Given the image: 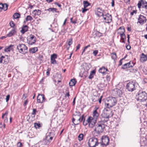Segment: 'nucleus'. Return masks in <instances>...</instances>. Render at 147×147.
Instances as JSON below:
<instances>
[{"mask_svg":"<svg viewBox=\"0 0 147 147\" xmlns=\"http://www.w3.org/2000/svg\"><path fill=\"white\" fill-rule=\"evenodd\" d=\"M104 123L103 121H99L96 124L93 131L94 134L96 133L98 135L100 133L102 132L104 128Z\"/></svg>","mask_w":147,"mask_h":147,"instance_id":"1","label":"nucleus"},{"mask_svg":"<svg viewBox=\"0 0 147 147\" xmlns=\"http://www.w3.org/2000/svg\"><path fill=\"white\" fill-rule=\"evenodd\" d=\"M117 100L115 98L109 97L107 99L105 102V106L109 108L115 106L116 104Z\"/></svg>","mask_w":147,"mask_h":147,"instance_id":"2","label":"nucleus"},{"mask_svg":"<svg viewBox=\"0 0 147 147\" xmlns=\"http://www.w3.org/2000/svg\"><path fill=\"white\" fill-rule=\"evenodd\" d=\"M137 86V84L134 81H130L127 84V89L129 92H133L135 90Z\"/></svg>","mask_w":147,"mask_h":147,"instance_id":"3","label":"nucleus"},{"mask_svg":"<svg viewBox=\"0 0 147 147\" xmlns=\"http://www.w3.org/2000/svg\"><path fill=\"white\" fill-rule=\"evenodd\" d=\"M17 48L20 53L24 54L27 53V47L24 44H19L17 46Z\"/></svg>","mask_w":147,"mask_h":147,"instance_id":"4","label":"nucleus"},{"mask_svg":"<svg viewBox=\"0 0 147 147\" xmlns=\"http://www.w3.org/2000/svg\"><path fill=\"white\" fill-rule=\"evenodd\" d=\"M147 99V94L144 92L140 91L137 96V100L140 101H144Z\"/></svg>","mask_w":147,"mask_h":147,"instance_id":"5","label":"nucleus"},{"mask_svg":"<svg viewBox=\"0 0 147 147\" xmlns=\"http://www.w3.org/2000/svg\"><path fill=\"white\" fill-rule=\"evenodd\" d=\"M98 144V139L96 138L93 137L89 140L88 145L89 147H96Z\"/></svg>","mask_w":147,"mask_h":147,"instance_id":"6","label":"nucleus"},{"mask_svg":"<svg viewBox=\"0 0 147 147\" xmlns=\"http://www.w3.org/2000/svg\"><path fill=\"white\" fill-rule=\"evenodd\" d=\"M113 115V114L112 111L109 109H105L101 114V115L102 117L107 119L112 117Z\"/></svg>","mask_w":147,"mask_h":147,"instance_id":"7","label":"nucleus"},{"mask_svg":"<svg viewBox=\"0 0 147 147\" xmlns=\"http://www.w3.org/2000/svg\"><path fill=\"white\" fill-rule=\"evenodd\" d=\"M87 121L89 124V126L91 128H93L94 126L95 127L96 124V120L93 119V117H89L88 118Z\"/></svg>","mask_w":147,"mask_h":147,"instance_id":"8","label":"nucleus"},{"mask_svg":"<svg viewBox=\"0 0 147 147\" xmlns=\"http://www.w3.org/2000/svg\"><path fill=\"white\" fill-rule=\"evenodd\" d=\"M27 42L30 45L34 44L36 41V38L34 35L31 34L27 38Z\"/></svg>","mask_w":147,"mask_h":147,"instance_id":"9","label":"nucleus"},{"mask_svg":"<svg viewBox=\"0 0 147 147\" xmlns=\"http://www.w3.org/2000/svg\"><path fill=\"white\" fill-rule=\"evenodd\" d=\"M77 114L74 115L73 117L72 121L74 122L75 121H82L84 119V115H82L81 117L80 116L81 114L80 112L77 113Z\"/></svg>","mask_w":147,"mask_h":147,"instance_id":"10","label":"nucleus"},{"mask_svg":"<svg viewBox=\"0 0 147 147\" xmlns=\"http://www.w3.org/2000/svg\"><path fill=\"white\" fill-rule=\"evenodd\" d=\"M119 30H121V32H119V33L120 34V36L121 37V40H122V42L124 43L125 42L126 38V36L125 34L124 33L125 32V29L123 27H120L119 28Z\"/></svg>","mask_w":147,"mask_h":147,"instance_id":"11","label":"nucleus"},{"mask_svg":"<svg viewBox=\"0 0 147 147\" xmlns=\"http://www.w3.org/2000/svg\"><path fill=\"white\" fill-rule=\"evenodd\" d=\"M105 22L109 23L112 20V17L111 15L107 13V14L104 15L102 17Z\"/></svg>","mask_w":147,"mask_h":147,"instance_id":"12","label":"nucleus"},{"mask_svg":"<svg viewBox=\"0 0 147 147\" xmlns=\"http://www.w3.org/2000/svg\"><path fill=\"white\" fill-rule=\"evenodd\" d=\"M138 6L139 8L142 6V8L147 9V2L144 0H140L138 4Z\"/></svg>","mask_w":147,"mask_h":147,"instance_id":"13","label":"nucleus"},{"mask_svg":"<svg viewBox=\"0 0 147 147\" xmlns=\"http://www.w3.org/2000/svg\"><path fill=\"white\" fill-rule=\"evenodd\" d=\"M37 101L39 103H42L45 101L46 99L45 96L43 94H39L37 98Z\"/></svg>","mask_w":147,"mask_h":147,"instance_id":"14","label":"nucleus"},{"mask_svg":"<svg viewBox=\"0 0 147 147\" xmlns=\"http://www.w3.org/2000/svg\"><path fill=\"white\" fill-rule=\"evenodd\" d=\"M102 142L103 145L105 146L107 145L109 142V139L107 136H102Z\"/></svg>","mask_w":147,"mask_h":147,"instance_id":"15","label":"nucleus"},{"mask_svg":"<svg viewBox=\"0 0 147 147\" xmlns=\"http://www.w3.org/2000/svg\"><path fill=\"white\" fill-rule=\"evenodd\" d=\"M122 94L121 90L117 88L114 89L113 92V95L117 97L121 96Z\"/></svg>","mask_w":147,"mask_h":147,"instance_id":"16","label":"nucleus"},{"mask_svg":"<svg viewBox=\"0 0 147 147\" xmlns=\"http://www.w3.org/2000/svg\"><path fill=\"white\" fill-rule=\"evenodd\" d=\"M105 13L104 10L100 8H98L96 11V14L99 17L103 16Z\"/></svg>","mask_w":147,"mask_h":147,"instance_id":"17","label":"nucleus"},{"mask_svg":"<svg viewBox=\"0 0 147 147\" xmlns=\"http://www.w3.org/2000/svg\"><path fill=\"white\" fill-rule=\"evenodd\" d=\"M134 64L132 61H130L129 62L124 64L122 66V68L123 69H125L128 68L132 67Z\"/></svg>","mask_w":147,"mask_h":147,"instance_id":"18","label":"nucleus"},{"mask_svg":"<svg viewBox=\"0 0 147 147\" xmlns=\"http://www.w3.org/2000/svg\"><path fill=\"white\" fill-rule=\"evenodd\" d=\"M57 57V55L56 54L51 55V63L53 64L57 63L55 59Z\"/></svg>","mask_w":147,"mask_h":147,"instance_id":"19","label":"nucleus"},{"mask_svg":"<svg viewBox=\"0 0 147 147\" xmlns=\"http://www.w3.org/2000/svg\"><path fill=\"white\" fill-rule=\"evenodd\" d=\"M146 18L142 15L139 16L138 19V22L140 24H143L146 22Z\"/></svg>","mask_w":147,"mask_h":147,"instance_id":"20","label":"nucleus"},{"mask_svg":"<svg viewBox=\"0 0 147 147\" xmlns=\"http://www.w3.org/2000/svg\"><path fill=\"white\" fill-rule=\"evenodd\" d=\"M108 70L107 68H106L104 67H102L100 68L99 70V72L100 73H102L103 75H105L106 74H107V71H108Z\"/></svg>","mask_w":147,"mask_h":147,"instance_id":"21","label":"nucleus"},{"mask_svg":"<svg viewBox=\"0 0 147 147\" xmlns=\"http://www.w3.org/2000/svg\"><path fill=\"white\" fill-rule=\"evenodd\" d=\"M28 30V27L26 25L23 26L22 28V30H20V32L22 34H24L25 32H27Z\"/></svg>","mask_w":147,"mask_h":147,"instance_id":"22","label":"nucleus"},{"mask_svg":"<svg viewBox=\"0 0 147 147\" xmlns=\"http://www.w3.org/2000/svg\"><path fill=\"white\" fill-rule=\"evenodd\" d=\"M98 109V108H96L95 109L93 112V116L95 119H96L99 116V114L97 111V110Z\"/></svg>","mask_w":147,"mask_h":147,"instance_id":"23","label":"nucleus"},{"mask_svg":"<svg viewBox=\"0 0 147 147\" xmlns=\"http://www.w3.org/2000/svg\"><path fill=\"white\" fill-rule=\"evenodd\" d=\"M16 32V29L14 28H13L7 35V36L9 37H11Z\"/></svg>","mask_w":147,"mask_h":147,"instance_id":"24","label":"nucleus"},{"mask_svg":"<svg viewBox=\"0 0 147 147\" xmlns=\"http://www.w3.org/2000/svg\"><path fill=\"white\" fill-rule=\"evenodd\" d=\"M140 61L142 62H144L147 60V56L146 55H144L143 53H142L140 57Z\"/></svg>","mask_w":147,"mask_h":147,"instance_id":"25","label":"nucleus"},{"mask_svg":"<svg viewBox=\"0 0 147 147\" xmlns=\"http://www.w3.org/2000/svg\"><path fill=\"white\" fill-rule=\"evenodd\" d=\"M9 58L7 56H4V57L3 58V61L2 63L5 64H7L9 62Z\"/></svg>","mask_w":147,"mask_h":147,"instance_id":"26","label":"nucleus"},{"mask_svg":"<svg viewBox=\"0 0 147 147\" xmlns=\"http://www.w3.org/2000/svg\"><path fill=\"white\" fill-rule=\"evenodd\" d=\"M13 45H10L9 46L6 47L4 49V51L5 52H9L11 50H12L13 47Z\"/></svg>","mask_w":147,"mask_h":147,"instance_id":"27","label":"nucleus"},{"mask_svg":"<svg viewBox=\"0 0 147 147\" xmlns=\"http://www.w3.org/2000/svg\"><path fill=\"white\" fill-rule=\"evenodd\" d=\"M41 11L39 9L35 10L32 12V13L35 16H39L41 14Z\"/></svg>","mask_w":147,"mask_h":147,"instance_id":"28","label":"nucleus"},{"mask_svg":"<svg viewBox=\"0 0 147 147\" xmlns=\"http://www.w3.org/2000/svg\"><path fill=\"white\" fill-rule=\"evenodd\" d=\"M38 51V49L37 47H34L30 49V53H34Z\"/></svg>","mask_w":147,"mask_h":147,"instance_id":"29","label":"nucleus"},{"mask_svg":"<svg viewBox=\"0 0 147 147\" xmlns=\"http://www.w3.org/2000/svg\"><path fill=\"white\" fill-rule=\"evenodd\" d=\"M76 83V81L75 79H71L69 82L70 86H74Z\"/></svg>","mask_w":147,"mask_h":147,"instance_id":"30","label":"nucleus"},{"mask_svg":"<svg viewBox=\"0 0 147 147\" xmlns=\"http://www.w3.org/2000/svg\"><path fill=\"white\" fill-rule=\"evenodd\" d=\"M111 58L114 61L117 60V56L116 53H113L111 54Z\"/></svg>","mask_w":147,"mask_h":147,"instance_id":"31","label":"nucleus"},{"mask_svg":"<svg viewBox=\"0 0 147 147\" xmlns=\"http://www.w3.org/2000/svg\"><path fill=\"white\" fill-rule=\"evenodd\" d=\"M33 19L32 17L30 16H28L26 19V21H24V22L28 21H31Z\"/></svg>","mask_w":147,"mask_h":147,"instance_id":"32","label":"nucleus"},{"mask_svg":"<svg viewBox=\"0 0 147 147\" xmlns=\"http://www.w3.org/2000/svg\"><path fill=\"white\" fill-rule=\"evenodd\" d=\"M83 4L84 8H86L90 5V4L87 1H84Z\"/></svg>","mask_w":147,"mask_h":147,"instance_id":"33","label":"nucleus"},{"mask_svg":"<svg viewBox=\"0 0 147 147\" xmlns=\"http://www.w3.org/2000/svg\"><path fill=\"white\" fill-rule=\"evenodd\" d=\"M13 17L14 19H18L20 17V14L17 13H15L13 15Z\"/></svg>","mask_w":147,"mask_h":147,"instance_id":"34","label":"nucleus"},{"mask_svg":"<svg viewBox=\"0 0 147 147\" xmlns=\"http://www.w3.org/2000/svg\"><path fill=\"white\" fill-rule=\"evenodd\" d=\"M83 135L82 134H80L78 136V140L80 141L83 140Z\"/></svg>","mask_w":147,"mask_h":147,"instance_id":"35","label":"nucleus"},{"mask_svg":"<svg viewBox=\"0 0 147 147\" xmlns=\"http://www.w3.org/2000/svg\"><path fill=\"white\" fill-rule=\"evenodd\" d=\"M3 9H4V11H5L7 10V7L8 5L7 4L5 3L4 4H3Z\"/></svg>","mask_w":147,"mask_h":147,"instance_id":"36","label":"nucleus"},{"mask_svg":"<svg viewBox=\"0 0 147 147\" xmlns=\"http://www.w3.org/2000/svg\"><path fill=\"white\" fill-rule=\"evenodd\" d=\"M34 127L36 128H39L40 127V124L38 123H34Z\"/></svg>","mask_w":147,"mask_h":147,"instance_id":"37","label":"nucleus"},{"mask_svg":"<svg viewBox=\"0 0 147 147\" xmlns=\"http://www.w3.org/2000/svg\"><path fill=\"white\" fill-rule=\"evenodd\" d=\"M72 38H69L68 40V45L69 46H70L72 44Z\"/></svg>","mask_w":147,"mask_h":147,"instance_id":"38","label":"nucleus"},{"mask_svg":"<svg viewBox=\"0 0 147 147\" xmlns=\"http://www.w3.org/2000/svg\"><path fill=\"white\" fill-rule=\"evenodd\" d=\"M84 121L83 122V124L84 126L86 125L88 123V122L87 121V119L86 120V121H85V119L84 118Z\"/></svg>","mask_w":147,"mask_h":147,"instance_id":"39","label":"nucleus"},{"mask_svg":"<svg viewBox=\"0 0 147 147\" xmlns=\"http://www.w3.org/2000/svg\"><path fill=\"white\" fill-rule=\"evenodd\" d=\"M82 121H78H78H74V122H73V123L74 125H77L80 122H81Z\"/></svg>","mask_w":147,"mask_h":147,"instance_id":"40","label":"nucleus"},{"mask_svg":"<svg viewBox=\"0 0 147 147\" xmlns=\"http://www.w3.org/2000/svg\"><path fill=\"white\" fill-rule=\"evenodd\" d=\"M98 53V51L97 50H96L93 51V54L94 56H96Z\"/></svg>","mask_w":147,"mask_h":147,"instance_id":"41","label":"nucleus"},{"mask_svg":"<svg viewBox=\"0 0 147 147\" xmlns=\"http://www.w3.org/2000/svg\"><path fill=\"white\" fill-rule=\"evenodd\" d=\"M36 109H33V112L32 113V115H35L36 114Z\"/></svg>","mask_w":147,"mask_h":147,"instance_id":"42","label":"nucleus"},{"mask_svg":"<svg viewBox=\"0 0 147 147\" xmlns=\"http://www.w3.org/2000/svg\"><path fill=\"white\" fill-rule=\"evenodd\" d=\"M10 26L12 27H13L15 26L14 24L13 21H11L10 22Z\"/></svg>","mask_w":147,"mask_h":147,"instance_id":"43","label":"nucleus"},{"mask_svg":"<svg viewBox=\"0 0 147 147\" xmlns=\"http://www.w3.org/2000/svg\"><path fill=\"white\" fill-rule=\"evenodd\" d=\"M10 98V95H8L6 96V101L7 102L9 100Z\"/></svg>","mask_w":147,"mask_h":147,"instance_id":"44","label":"nucleus"},{"mask_svg":"<svg viewBox=\"0 0 147 147\" xmlns=\"http://www.w3.org/2000/svg\"><path fill=\"white\" fill-rule=\"evenodd\" d=\"M136 11L135 10H134L132 12H131L130 14L131 15L133 16L134 15V13L136 14Z\"/></svg>","mask_w":147,"mask_h":147,"instance_id":"45","label":"nucleus"},{"mask_svg":"<svg viewBox=\"0 0 147 147\" xmlns=\"http://www.w3.org/2000/svg\"><path fill=\"white\" fill-rule=\"evenodd\" d=\"M3 7V4L2 3H0V12L1 11Z\"/></svg>","mask_w":147,"mask_h":147,"instance_id":"46","label":"nucleus"},{"mask_svg":"<svg viewBox=\"0 0 147 147\" xmlns=\"http://www.w3.org/2000/svg\"><path fill=\"white\" fill-rule=\"evenodd\" d=\"M94 75L92 74H91V73L90 74V75L88 77V78L90 79H91L93 77V76Z\"/></svg>","mask_w":147,"mask_h":147,"instance_id":"47","label":"nucleus"},{"mask_svg":"<svg viewBox=\"0 0 147 147\" xmlns=\"http://www.w3.org/2000/svg\"><path fill=\"white\" fill-rule=\"evenodd\" d=\"M69 92L68 91L67 93L65 94V97H66V96H67L68 97V98H69V96H70V95H69Z\"/></svg>","mask_w":147,"mask_h":147,"instance_id":"48","label":"nucleus"},{"mask_svg":"<svg viewBox=\"0 0 147 147\" xmlns=\"http://www.w3.org/2000/svg\"><path fill=\"white\" fill-rule=\"evenodd\" d=\"M130 72H132V73H135L136 71V69H130Z\"/></svg>","mask_w":147,"mask_h":147,"instance_id":"49","label":"nucleus"},{"mask_svg":"<svg viewBox=\"0 0 147 147\" xmlns=\"http://www.w3.org/2000/svg\"><path fill=\"white\" fill-rule=\"evenodd\" d=\"M124 59V58H123L122 59H121L120 60V61H119V66L121 65L122 64V60Z\"/></svg>","mask_w":147,"mask_h":147,"instance_id":"50","label":"nucleus"},{"mask_svg":"<svg viewBox=\"0 0 147 147\" xmlns=\"http://www.w3.org/2000/svg\"><path fill=\"white\" fill-rule=\"evenodd\" d=\"M27 97V94H24L22 96V98L23 99H25Z\"/></svg>","mask_w":147,"mask_h":147,"instance_id":"51","label":"nucleus"},{"mask_svg":"<svg viewBox=\"0 0 147 147\" xmlns=\"http://www.w3.org/2000/svg\"><path fill=\"white\" fill-rule=\"evenodd\" d=\"M56 10L57 9L56 8H52V10L51 11L53 12H56Z\"/></svg>","mask_w":147,"mask_h":147,"instance_id":"52","label":"nucleus"},{"mask_svg":"<svg viewBox=\"0 0 147 147\" xmlns=\"http://www.w3.org/2000/svg\"><path fill=\"white\" fill-rule=\"evenodd\" d=\"M85 8H84V9H83L82 10V12L83 13H84L88 9H85Z\"/></svg>","mask_w":147,"mask_h":147,"instance_id":"53","label":"nucleus"},{"mask_svg":"<svg viewBox=\"0 0 147 147\" xmlns=\"http://www.w3.org/2000/svg\"><path fill=\"white\" fill-rule=\"evenodd\" d=\"M106 78L107 80L109 81L110 79V76L107 75L106 76Z\"/></svg>","mask_w":147,"mask_h":147,"instance_id":"54","label":"nucleus"},{"mask_svg":"<svg viewBox=\"0 0 147 147\" xmlns=\"http://www.w3.org/2000/svg\"><path fill=\"white\" fill-rule=\"evenodd\" d=\"M102 96H101L100 97V98L98 99V102L99 103H100L101 102L102 98Z\"/></svg>","mask_w":147,"mask_h":147,"instance_id":"55","label":"nucleus"},{"mask_svg":"<svg viewBox=\"0 0 147 147\" xmlns=\"http://www.w3.org/2000/svg\"><path fill=\"white\" fill-rule=\"evenodd\" d=\"M28 100H26L24 102V106H25L27 104V103H28Z\"/></svg>","mask_w":147,"mask_h":147,"instance_id":"56","label":"nucleus"},{"mask_svg":"<svg viewBox=\"0 0 147 147\" xmlns=\"http://www.w3.org/2000/svg\"><path fill=\"white\" fill-rule=\"evenodd\" d=\"M80 47V44H79L76 47V51H77L78 49H79Z\"/></svg>","mask_w":147,"mask_h":147,"instance_id":"57","label":"nucleus"},{"mask_svg":"<svg viewBox=\"0 0 147 147\" xmlns=\"http://www.w3.org/2000/svg\"><path fill=\"white\" fill-rule=\"evenodd\" d=\"M88 48L86 46L85 47H84V49L83 50V51H82V55L83 53L84 52V51H85V50Z\"/></svg>","mask_w":147,"mask_h":147,"instance_id":"58","label":"nucleus"},{"mask_svg":"<svg viewBox=\"0 0 147 147\" xmlns=\"http://www.w3.org/2000/svg\"><path fill=\"white\" fill-rule=\"evenodd\" d=\"M114 0H112L111 2V5L112 6H114Z\"/></svg>","mask_w":147,"mask_h":147,"instance_id":"59","label":"nucleus"},{"mask_svg":"<svg viewBox=\"0 0 147 147\" xmlns=\"http://www.w3.org/2000/svg\"><path fill=\"white\" fill-rule=\"evenodd\" d=\"M95 73V71L94 70H92L91 71L90 73L94 75Z\"/></svg>","mask_w":147,"mask_h":147,"instance_id":"60","label":"nucleus"},{"mask_svg":"<svg viewBox=\"0 0 147 147\" xmlns=\"http://www.w3.org/2000/svg\"><path fill=\"white\" fill-rule=\"evenodd\" d=\"M55 4L56 5H57L59 7H61V5L57 2H55Z\"/></svg>","mask_w":147,"mask_h":147,"instance_id":"61","label":"nucleus"},{"mask_svg":"<svg viewBox=\"0 0 147 147\" xmlns=\"http://www.w3.org/2000/svg\"><path fill=\"white\" fill-rule=\"evenodd\" d=\"M7 37V35H6V36H2L1 37V39H4L6 38Z\"/></svg>","mask_w":147,"mask_h":147,"instance_id":"62","label":"nucleus"},{"mask_svg":"<svg viewBox=\"0 0 147 147\" xmlns=\"http://www.w3.org/2000/svg\"><path fill=\"white\" fill-rule=\"evenodd\" d=\"M7 113H5L4 114H3V115H2V117L3 119V117L4 115H7Z\"/></svg>","mask_w":147,"mask_h":147,"instance_id":"63","label":"nucleus"},{"mask_svg":"<svg viewBox=\"0 0 147 147\" xmlns=\"http://www.w3.org/2000/svg\"><path fill=\"white\" fill-rule=\"evenodd\" d=\"M71 23L74 24H75L77 23V20L73 21Z\"/></svg>","mask_w":147,"mask_h":147,"instance_id":"64","label":"nucleus"}]
</instances>
